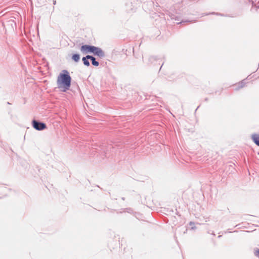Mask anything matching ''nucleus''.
<instances>
[{"instance_id": "f8f14e48", "label": "nucleus", "mask_w": 259, "mask_h": 259, "mask_svg": "<svg viewBox=\"0 0 259 259\" xmlns=\"http://www.w3.org/2000/svg\"><path fill=\"white\" fill-rule=\"evenodd\" d=\"M152 59H154V58L153 57H150V60H151Z\"/></svg>"}, {"instance_id": "1a4fd4ad", "label": "nucleus", "mask_w": 259, "mask_h": 259, "mask_svg": "<svg viewBox=\"0 0 259 259\" xmlns=\"http://www.w3.org/2000/svg\"><path fill=\"white\" fill-rule=\"evenodd\" d=\"M245 85L244 80H242L239 83V88L237 89L243 88Z\"/></svg>"}, {"instance_id": "9d476101", "label": "nucleus", "mask_w": 259, "mask_h": 259, "mask_svg": "<svg viewBox=\"0 0 259 259\" xmlns=\"http://www.w3.org/2000/svg\"><path fill=\"white\" fill-rule=\"evenodd\" d=\"M254 254L255 256L259 258V249L254 250Z\"/></svg>"}, {"instance_id": "9b49d317", "label": "nucleus", "mask_w": 259, "mask_h": 259, "mask_svg": "<svg viewBox=\"0 0 259 259\" xmlns=\"http://www.w3.org/2000/svg\"><path fill=\"white\" fill-rule=\"evenodd\" d=\"M188 22V21H182V22H181L180 23H185V22Z\"/></svg>"}, {"instance_id": "20e7f679", "label": "nucleus", "mask_w": 259, "mask_h": 259, "mask_svg": "<svg viewBox=\"0 0 259 259\" xmlns=\"http://www.w3.org/2000/svg\"><path fill=\"white\" fill-rule=\"evenodd\" d=\"M94 55H97L100 58H103L105 56V53L104 51L100 48L95 47V50L93 53Z\"/></svg>"}, {"instance_id": "ddd939ff", "label": "nucleus", "mask_w": 259, "mask_h": 259, "mask_svg": "<svg viewBox=\"0 0 259 259\" xmlns=\"http://www.w3.org/2000/svg\"><path fill=\"white\" fill-rule=\"evenodd\" d=\"M56 4V1H54V4Z\"/></svg>"}, {"instance_id": "4468645a", "label": "nucleus", "mask_w": 259, "mask_h": 259, "mask_svg": "<svg viewBox=\"0 0 259 259\" xmlns=\"http://www.w3.org/2000/svg\"><path fill=\"white\" fill-rule=\"evenodd\" d=\"M175 20H178V19L175 18Z\"/></svg>"}, {"instance_id": "f257e3e1", "label": "nucleus", "mask_w": 259, "mask_h": 259, "mask_svg": "<svg viewBox=\"0 0 259 259\" xmlns=\"http://www.w3.org/2000/svg\"><path fill=\"white\" fill-rule=\"evenodd\" d=\"M71 77L68 71L63 70L57 77L58 88L64 92L68 90L71 86Z\"/></svg>"}, {"instance_id": "6e6552de", "label": "nucleus", "mask_w": 259, "mask_h": 259, "mask_svg": "<svg viewBox=\"0 0 259 259\" xmlns=\"http://www.w3.org/2000/svg\"><path fill=\"white\" fill-rule=\"evenodd\" d=\"M72 59L76 62L79 61L80 59V56L78 54H73L72 56Z\"/></svg>"}, {"instance_id": "0eeeda50", "label": "nucleus", "mask_w": 259, "mask_h": 259, "mask_svg": "<svg viewBox=\"0 0 259 259\" xmlns=\"http://www.w3.org/2000/svg\"><path fill=\"white\" fill-rule=\"evenodd\" d=\"M90 60L92 61V64L94 66H99V63L97 61H96V58L94 57L91 56Z\"/></svg>"}, {"instance_id": "423d86ee", "label": "nucleus", "mask_w": 259, "mask_h": 259, "mask_svg": "<svg viewBox=\"0 0 259 259\" xmlns=\"http://www.w3.org/2000/svg\"><path fill=\"white\" fill-rule=\"evenodd\" d=\"M91 56L90 55H87L85 57H84L82 58V60L83 61V63L84 65L87 66H90V62L88 61V59H90Z\"/></svg>"}, {"instance_id": "39448f33", "label": "nucleus", "mask_w": 259, "mask_h": 259, "mask_svg": "<svg viewBox=\"0 0 259 259\" xmlns=\"http://www.w3.org/2000/svg\"><path fill=\"white\" fill-rule=\"evenodd\" d=\"M251 138L254 143L259 146V135L253 134L252 135Z\"/></svg>"}, {"instance_id": "f03ea898", "label": "nucleus", "mask_w": 259, "mask_h": 259, "mask_svg": "<svg viewBox=\"0 0 259 259\" xmlns=\"http://www.w3.org/2000/svg\"><path fill=\"white\" fill-rule=\"evenodd\" d=\"M32 124L33 127L37 131H41L47 128L46 124L45 123L35 119L32 120Z\"/></svg>"}, {"instance_id": "7ed1b4c3", "label": "nucleus", "mask_w": 259, "mask_h": 259, "mask_svg": "<svg viewBox=\"0 0 259 259\" xmlns=\"http://www.w3.org/2000/svg\"><path fill=\"white\" fill-rule=\"evenodd\" d=\"M95 46H94L85 45L81 47L80 51L83 53H87L88 52L93 53L95 50Z\"/></svg>"}]
</instances>
